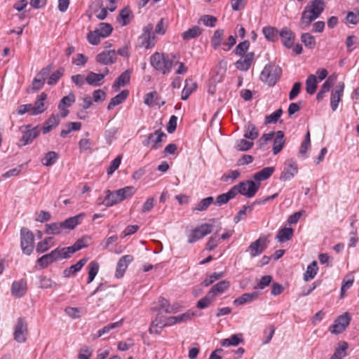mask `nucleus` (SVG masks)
Segmentation results:
<instances>
[{
  "mask_svg": "<svg viewBox=\"0 0 359 359\" xmlns=\"http://www.w3.org/2000/svg\"><path fill=\"white\" fill-rule=\"evenodd\" d=\"M88 245L86 238L82 237L78 239L72 246L62 248H57L50 253L43 255L37 259L36 263L41 269H46L57 260L70 257L72 255Z\"/></svg>",
  "mask_w": 359,
  "mask_h": 359,
  "instance_id": "nucleus-1",
  "label": "nucleus"
},
{
  "mask_svg": "<svg viewBox=\"0 0 359 359\" xmlns=\"http://www.w3.org/2000/svg\"><path fill=\"white\" fill-rule=\"evenodd\" d=\"M176 54L155 53L150 57L151 65L163 74H168L174 66Z\"/></svg>",
  "mask_w": 359,
  "mask_h": 359,
  "instance_id": "nucleus-2",
  "label": "nucleus"
},
{
  "mask_svg": "<svg viewBox=\"0 0 359 359\" xmlns=\"http://www.w3.org/2000/svg\"><path fill=\"white\" fill-rule=\"evenodd\" d=\"M238 194L247 196V181L241 182L231 187L228 192L217 196L215 204L218 205L226 204Z\"/></svg>",
  "mask_w": 359,
  "mask_h": 359,
  "instance_id": "nucleus-3",
  "label": "nucleus"
},
{
  "mask_svg": "<svg viewBox=\"0 0 359 359\" xmlns=\"http://www.w3.org/2000/svg\"><path fill=\"white\" fill-rule=\"evenodd\" d=\"M282 69L279 66L269 64L264 67L261 72L260 79L269 86H273L280 79Z\"/></svg>",
  "mask_w": 359,
  "mask_h": 359,
  "instance_id": "nucleus-4",
  "label": "nucleus"
},
{
  "mask_svg": "<svg viewBox=\"0 0 359 359\" xmlns=\"http://www.w3.org/2000/svg\"><path fill=\"white\" fill-rule=\"evenodd\" d=\"M20 247L24 254L29 255L34 248V236L27 228L22 227L20 229Z\"/></svg>",
  "mask_w": 359,
  "mask_h": 359,
  "instance_id": "nucleus-5",
  "label": "nucleus"
},
{
  "mask_svg": "<svg viewBox=\"0 0 359 359\" xmlns=\"http://www.w3.org/2000/svg\"><path fill=\"white\" fill-rule=\"evenodd\" d=\"M20 130L22 133V136L20 140L22 146L31 144L41 133L39 126L32 127L30 124L20 127Z\"/></svg>",
  "mask_w": 359,
  "mask_h": 359,
  "instance_id": "nucleus-6",
  "label": "nucleus"
},
{
  "mask_svg": "<svg viewBox=\"0 0 359 359\" xmlns=\"http://www.w3.org/2000/svg\"><path fill=\"white\" fill-rule=\"evenodd\" d=\"M154 25L148 24L143 28L142 34L139 36L140 46L147 49L152 48L156 43V37L153 32Z\"/></svg>",
  "mask_w": 359,
  "mask_h": 359,
  "instance_id": "nucleus-7",
  "label": "nucleus"
},
{
  "mask_svg": "<svg viewBox=\"0 0 359 359\" xmlns=\"http://www.w3.org/2000/svg\"><path fill=\"white\" fill-rule=\"evenodd\" d=\"M28 335V327L26 320L20 317L18 319L14 327L13 337L18 343H24Z\"/></svg>",
  "mask_w": 359,
  "mask_h": 359,
  "instance_id": "nucleus-8",
  "label": "nucleus"
},
{
  "mask_svg": "<svg viewBox=\"0 0 359 359\" xmlns=\"http://www.w3.org/2000/svg\"><path fill=\"white\" fill-rule=\"evenodd\" d=\"M212 230V225L207 223L203 224L195 228L188 236V243H194L198 240L210 233Z\"/></svg>",
  "mask_w": 359,
  "mask_h": 359,
  "instance_id": "nucleus-9",
  "label": "nucleus"
},
{
  "mask_svg": "<svg viewBox=\"0 0 359 359\" xmlns=\"http://www.w3.org/2000/svg\"><path fill=\"white\" fill-rule=\"evenodd\" d=\"M166 137V135L160 130L150 133L147 137L142 142L145 147L151 146L152 149H157L161 147L162 138Z\"/></svg>",
  "mask_w": 359,
  "mask_h": 359,
  "instance_id": "nucleus-10",
  "label": "nucleus"
},
{
  "mask_svg": "<svg viewBox=\"0 0 359 359\" xmlns=\"http://www.w3.org/2000/svg\"><path fill=\"white\" fill-rule=\"evenodd\" d=\"M351 316L348 313H344L339 316L334 321V324L330 326V331L333 334H339L342 332L349 325Z\"/></svg>",
  "mask_w": 359,
  "mask_h": 359,
  "instance_id": "nucleus-11",
  "label": "nucleus"
},
{
  "mask_svg": "<svg viewBox=\"0 0 359 359\" xmlns=\"http://www.w3.org/2000/svg\"><path fill=\"white\" fill-rule=\"evenodd\" d=\"M297 163L293 159L287 160L285 163L284 170L282 172L280 180L281 181H289L297 173Z\"/></svg>",
  "mask_w": 359,
  "mask_h": 359,
  "instance_id": "nucleus-12",
  "label": "nucleus"
},
{
  "mask_svg": "<svg viewBox=\"0 0 359 359\" xmlns=\"http://www.w3.org/2000/svg\"><path fill=\"white\" fill-rule=\"evenodd\" d=\"M344 82H339L337 86H336V88L332 91L331 93V98H330V107L332 108V110L333 111H336L339 102H341V97L343 96L344 90Z\"/></svg>",
  "mask_w": 359,
  "mask_h": 359,
  "instance_id": "nucleus-13",
  "label": "nucleus"
},
{
  "mask_svg": "<svg viewBox=\"0 0 359 359\" xmlns=\"http://www.w3.org/2000/svg\"><path fill=\"white\" fill-rule=\"evenodd\" d=\"M267 240L265 237H259L257 241L252 242L248 247L252 257H256L262 254L267 248Z\"/></svg>",
  "mask_w": 359,
  "mask_h": 359,
  "instance_id": "nucleus-14",
  "label": "nucleus"
},
{
  "mask_svg": "<svg viewBox=\"0 0 359 359\" xmlns=\"http://www.w3.org/2000/svg\"><path fill=\"white\" fill-rule=\"evenodd\" d=\"M325 8V3L323 0H313L305 6L304 9L311 14L319 18L324 11Z\"/></svg>",
  "mask_w": 359,
  "mask_h": 359,
  "instance_id": "nucleus-15",
  "label": "nucleus"
},
{
  "mask_svg": "<svg viewBox=\"0 0 359 359\" xmlns=\"http://www.w3.org/2000/svg\"><path fill=\"white\" fill-rule=\"evenodd\" d=\"M133 261V257L130 255H126L121 257L118 261L115 276L118 278L123 277L128 266Z\"/></svg>",
  "mask_w": 359,
  "mask_h": 359,
  "instance_id": "nucleus-16",
  "label": "nucleus"
},
{
  "mask_svg": "<svg viewBox=\"0 0 359 359\" xmlns=\"http://www.w3.org/2000/svg\"><path fill=\"white\" fill-rule=\"evenodd\" d=\"M116 60V53L114 50H105L96 56V61L102 65L113 64Z\"/></svg>",
  "mask_w": 359,
  "mask_h": 359,
  "instance_id": "nucleus-17",
  "label": "nucleus"
},
{
  "mask_svg": "<svg viewBox=\"0 0 359 359\" xmlns=\"http://www.w3.org/2000/svg\"><path fill=\"white\" fill-rule=\"evenodd\" d=\"M281 41L287 48H292L294 45L295 34L287 27H284L279 33Z\"/></svg>",
  "mask_w": 359,
  "mask_h": 359,
  "instance_id": "nucleus-18",
  "label": "nucleus"
},
{
  "mask_svg": "<svg viewBox=\"0 0 359 359\" xmlns=\"http://www.w3.org/2000/svg\"><path fill=\"white\" fill-rule=\"evenodd\" d=\"M85 215V213H80L65 219L64 222H62L65 229V233H67L69 231L73 230L77 225L81 224Z\"/></svg>",
  "mask_w": 359,
  "mask_h": 359,
  "instance_id": "nucleus-19",
  "label": "nucleus"
},
{
  "mask_svg": "<svg viewBox=\"0 0 359 359\" xmlns=\"http://www.w3.org/2000/svg\"><path fill=\"white\" fill-rule=\"evenodd\" d=\"M46 99L47 95L45 93H41L40 95L37 96L34 105H32V115H39L45 111V100Z\"/></svg>",
  "mask_w": 359,
  "mask_h": 359,
  "instance_id": "nucleus-20",
  "label": "nucleus"
},
{
  "mask_svg": "<svg viewBox=\"0 0 359 359\" xmlns=\"http://www.w3.org/2000/svg\"><path fill=\"white\" fill-rule=\"evenodd\" d=\"M88 260V257H83L77 262L75 264L72 265L71 266L65 269L63 271V276L65 278H69L72 276H75L77 272H79L83 266L86 264Z\"/></svg>",
  "mask_w": 359,
  "mask_h": 359,
  "instance_id": "nucleus-21",
  "label": "nucleus"
},
{
  "mask_svg": "<svg viewBox=\"0 0 359 359\" xmlns=\"http://www.w3.org/2000/svg\"><path fill=\"white\" fill-rule=\"evenodd\" d=\"M27 291V282L24 279L14 281L11 286V293L13 296L21 297L25 295Z\"/></svg>",
  "mask_w": 359,
  "mask_h": 359,
  "instance_id": "nucleus-22",
  "label": "nucleus"
},
{
  "mask_svg": "<svg viewBox=\"0 0 359 359\" xmlns=\"http://www.w3.org/2000/svg\"><path fill=\"white\" fill-rule=\"evenodd\" d=\"M276 136L273 140V154L274 155L278 154L284 147L285 144L284 133L281 130H278L275 133Z\"/></svg>",
  "mask_w": 359,
  "mask_h": 359,
  "instance_id": "nucleus-23",
  "label": "nucleus"
},
{
  "mask_svg": "<svg viewBox=\"0 0 359 359\" xmlns=\"http://www.w3.org/2000/svg\"><path fill=\"white\" fill-rule=\"evenodd\" d=\"M244 341L243 334H232L229 338L223 339L220 341V345L223 347L236 346Z\"/></svg>",
  "mask_w": 359,
  "mask_h": 359,
  "instance_id": "nucleus-24",
  "label": "nucleus"
},
{
  "mask_svg": "<svg viewBox=\"0 0 359 359\" xmlns=\"http://www.w3.org/2000/svg\"><path fill=\"white\" fill-rule=\"evenodd\" d=\"M317 18H318L313 15V14H311L309 11L304 9L301 15L299 26L302 29H306L311 25L312 22H313Z\"/></svg>",
  "mask_w": 359,
  "mask_h": 359,
  "instance_id": "nucleus-25",
  "label": "nucleus"
},
{
  "mask_svg": "<svg viewBox=\"0 0 359 359\" xmlns=\"http://www.w3.org/2000/svg\"><path fill=\"white\" fill-rule=\"evenodd\" d=\"M105 193L104 198L102 201L98 202V204H103L106 207H111L121 202L118 196L116 195V191L112 192L110 190H107Z\"/></svg>",
  "mask_w": 359,
  "mask_h": 359,
  "instance_id": "nucleus-26",
  "label": "nucleus"
},
{
  "mask_svg": "<svg viewBox=\"0 0 359 359\" xmlns=\"http://www.w3.org/2000/svg\"><path fill=\"white\" fill-rule=\"evenodd\" d=\"M60 123V117L58 114H52L44 123V126L42 128V132L43 134H47L52 129L56 128Z\"/></svg>",
  "mask_w": 359,
  "mask_h": 359,
  "instance_id": "nucleus-27",
  "label": "nucleus"
},
{
  "mask_svg": "<svg viewBox=\"0 0 359 359\" xmlns=\"http://www.w3.org/2000/svg\"><path fill=\"white\" fill-rule=\"evenodd\" d=\"M274 167H266L253 175V180L257 182H262L269 179L274 172Z\"/></svg>",
  "mask_w": 359,
  "mask_h": 359,
  "instance_id": "nucleus-28",
  "label": "nucleus"
},
{
  "mask_svg": "<svg viewBox=\"0 0 359 359\" xmlns=\"http://www.w3.org/2000/svg\"><path fill=\"white\" fill-rule=\"evenodd\" d=\"M45 233L46 234L59 235L65 233L62 222H53L46 224Z\"/></svg>",
  "mask_w": 359,
  "mask_h": 359,
  "instance_id": "nucleus-29",
  "label": "nucleus"
},
{
  "mask_svg": "<svg viewBox=\"0 0 359 359\" xmlns=\"http://www.w3.org/2000/svg\"><path fill=\"white\" fill-rule=\"evenodd\" d=\"M104 80V76L99 74L90 72L86 77V81L92 86H100Z\"/></svg>",
  "mask_w": 359,
  "mask_h": 359,
  "instance_id": "nucleus-30",
  "label": "nucleus"
},
{
  "mask_svg": "<svg viewBox=\"0 0 359 359\" xmlns=\"http://www.w3.org/2000/svg\"><path fill=\"white\" fill-rule=\"evenodd\" d=\"M197 88V84L194 82L192 80L186 79L185 86L182 90L181 99L182 100H186L189 98L190 95L196 90Z\"/></svg>",
  "mask_w": 359,
  "mask_h": 359,
  "instance_id": "nucleus-31",
  "label": "nucleus"
},
{
  "mask_svg": "<svg viewBox=\"0 0 359 359\" xmlns=\"http://www.w3.org/2000/svg\"><path fill=\"white\" fill-rule=\"evenodd\" d=\"M294 231L292 228L284 227L280 229L276 236V238L280 243H284L290 240L293 236Z\"/></svg>",
  "mask_w": 359,
  "mask_h": 359,
  "instance_id": "nucleus-32",
  "label": "nucleus"
},
{
  "mask_svg": "<svg viewBox=\"0 0 359 359\" xmlns=\"http://www.w3.org/2000/svg\"><path fill=\"white\" fill-rule=\"evenodd\" d=\"M128 91L126 90H122L119 94L112 97L108 104L107 109L111 110L114 107L121 104L128 97Z\"/></svg>",
  "mask_w": 359,
  "mask_h": 359,
  "instance_id": "nucleus-33",
  "label": "nucleus"
},
{
  "mask_svg": "<svg viewBox=\"0 0 359 359\" xmlns=\"http://www.w3.org/2000/svg\"><path fill=\"white\" fill-rule=\"evenodd\" d=\"M224 34V32L222 29H218L214 32L211 39V46L215 50L217 49L219 46L222 47Z\"/></svg>",
  "mask_w": 359,
  "mask_h": 359,
  "instance_id": "nucleus-34",
  "label": "nucleus"
},
{
  "mask_svg": "<svg viewBox=\"0 0 359 359\" xmlns=\"http://www.w3.org/2000/svg\"><path fill=\"white\" fill-rule=\"evenodd\" d=\"M318 87L317 77L314 74H310L306 81V90L309 95L315 93Z\"/></svg>",
  "mask_w": 359,
  "mask_h": 359,
  "instance_id": "nucleus-35",
  "label": "nucleus"
},
{
  "mask_svg": "<svg viewBox=\"0 0 359 359\" xmlns=\"http://www.w3.org/2000/svg\"><path fill=\"white\" fill-rule=\"evenodd\" d=\"M130 72L129 71H126L123 72L115 81L113 84V88L117 90L121 86H124L130 81Z\"/></svg>",
  "mask_w": 359,
  "mask_h": 359,
  "instance_id": "nucleus-36",
  "label": "nucleus"
},
{
  "mask_svg": "<svg viewBox=\"0 0 359 359\" xmlns=\"http://www.w3.org/2000/svg\"><path fill=\"white\" fill-rule=\"evenodd\" d=\"M135 193V189L133 186H128L116 190V195L119 197V201H123L127 198L131 197Z\"/></svg>",
  "mask_w": 359,
  "mask_h": 359,
  "instance_id": "nucleus-37",
  "label": "nucleus"
},
{
  "mask_svg": "<svg viewBox=\"0 0 359 359\" xmlns=\"http://www.w3.org/2000/svg\"><path fill=\"white\" fill-rule=\"evenodd\" d=\"M318 270V264L316 261H313L310 264L304 273V279L306 281H309L313 279L317 273Z\"/></svg>",
  "mask_w": 359,
  "mask_h": 359,
  "instance_id": "nucleus-38",
  "label": "nucleus"
},
{
  "mask_svg": "<svg viewBox=\"0 0 359 359\" xmlns=\"http://www.w3.org/2000/svg\"><path fill=\"white\" fill-rule=\"evenodd\" d=\"M201 34V29L198 26H194L182 34V37L185 41H189L198 36Z\"/></svg>",
  "mask_w": 359,
  "mask_h": 359,
  "instance_id": "nucleus-39",
  "label": "nucleus"
},
{
  "mask_svg": "<svg viewBox=\"0 0 359 359\" xmlns=\"http://www.w3.org/2000/svg\"><path fill=\"white\" fill-rule=\"evenodd\" d=\"M59 155L55 151H48L41 159V163L46 167L51 166L55 163Z\"/></svg>",
  "mask_w": 359,
  "mask_h": 359,
  "instance_id": "nucleus-40",
  "label": "nucleus"
},
{
  "mask_svg": "<svg viewBox=\"0 0 359 359\" xmlns=\"http://www.w3.org/2000/svg\"><path fill=\"white\" fill-rule=\"evenodd\" d=\"M229 287V283L226 280H222L212 287L209 291L215 297L217 294H222Z\"/></svg>",
  "mask_w": 359,
  "mask_h": 359,
  "instance_id": "nucleus-41",
  "label": "nucleus"
},
{
  "mask_svg": "<svg viewBox=\"0 0 359 359\" xmlns=\"http://www.w3.org/2000/svg\"><path fill=\"white\" fill-rule=\"evenodd\" d=\"M263 34L266 39L271 41H276L279 36L278 29L273 27L263 28Z\"/></svg>",
  "mask_w": 359,
  "mask_h": 359,
  "instance_id": "nucleus-42",
  "label": "nucleus"
},
{
  "mask_svg": "<svg viewBox=\"0 0 359 359\" xmlns=\"http://www.w3.org/2000/svg\"><path fill=\"white\" fill-rule=\"evenodd\" d=\"M301 41L309 49H313L316 45L315 37L308 32L301 35Z\"/></svg>",
  "mask_w": 359,
  "mask_h": 359,
  "instance_id": "nucleus-43",
  "label": "nucleus"
},
{
  "mask_svg": "<svg viewBox=\"0 0 359 359\" xmlns=\"http://www.w3.org/2000/svg\"><path fill=\"white\" fill-rule=\"evenodd\" d=\"M88 278L87 283H90L95 276H97L99 271V264L95 261H92L88 265Z\"/></svg>",
  "mask_w": 359,
  "mask_h": 359,
  "instance_id": "nucleus-44",
  "label": "nucleus"
},
{
  "mask_svg": "<svg viewBox=\"0 0 359 359\" xmlns=\"http://www.w3.org/2000/svg\"><path fill=\"white\" fill-rule=\"evenodd\" d=\"M339 348L335 350L334 354L331 356V359H342L346 356L348 344L345 341H341L339 343Z\"/></svg>",
  "mask_w": 359,
  "mask_h": 359,
  "instance_id": "nucleus-45",
  "label": "nucleus"
},
{
  "mask_svg": "<svg viewBox=\"0 0 359 359\" xmlns=\"http://www.w3.org/2000/svg\"><path fill=\"white\" fill-rule=\"evenodd\" d=\"M53 240V237L45 238L42 241L37 243L36 251L38 253H43L47 251L49 248L52 245L50 243Z\"/></svg>",
  "mask_w": 359,
  "mask_h": 359,
  "instance_id": "nucleus-46",
  "label": "nucleus"
},
{
  "mask_svg": "<svg viewBox=\"0 0 359 359\" xmlns=\"http://www.w3.org/2000/svg\"><path fill=\"white\" fill-rule=\"evenodd\" d=\"M353 282L354 277L353 275L348 274L344 277L341 287V298H343L344 297L346 290L349 289L352 286Z\"/></svg>",
  "mask_w": 359,
  "mask_h": 359,
  "instance_id": "nucleus-47",
  "label": "nucleus"
},
{
  "mask_svg": "<svg viewBox=\"0 0 359 359\" xmlns=\"http://www.w3.org/2000/svg\"><path fill=\"white\" fill-rule=\"evenodd\" d=\"M130 11L127 8H124L121 10L118 18V21L122 26H126L130 23Z\"/></svg>",
  "mask_w": 359,
  "mask_h": 359,
  "instance_id": "nucleus-48",
  "label": "nucleus"
},
{
  "mask_svg": "<svg viewBox=\"0 0 359 359\" xmlns=\"http://www.w3.org/2000/svg\"><path fill=\"white\" fill-rule=\"evenodd\" d=\"M214 299L215 297L213 296V294L208 292V294L204 297H203L198 302L196 306L197 308L201 309L208 308L211 304Z\"/></svg>",
  "mask_w": 359,
  "mask_h": 359,
  "instance_id": "nucleus-49",
  "label": "nucleus"
},
{
  "mask_svg": "<svg viewBox=\"0 0 359 359\" xmlns=\"http://www.w3.org/2000/svg\"><path fill=\"white\" fill-rule=\"evenodd\" d=\"M122 324H123L122 319L117 322H115L113 323H109V324L107 325L106 326H104L103 328H102L97 331V337H100L103 334L108 333L111 330L121 327L122 325Z\"/></svg>",
  "mask_w": 359,
  "mask_h": 359,
  "instance_id": "nucleus-50",
  "label": "nucleus"
},
{
  "mask_svg": "<svg viewBox=\"0 0 359 359\" xmlns=\"http://www.w3.org/2000/svg\"><path fill=\"white\" fill-rule=\"evenodd\" d=\"M102 38H105L111 34L113 28L109 23L102 22L99 25V27L96 29Z\"/></svg>",
  "mask_w": 359,
  "mask_h": 359,
  "instance_id": "nucleus-51",
  "label": "nucleus"
},
{
  "mask_svg": "<svg viewBox=\"0 0 359 359\" xmlns=\"http://www.w3.org/2000/svg\"><path fill=\"white\" fill-rule=\"evenodd\" d=\"M165 326H166L165 323H163L161 320H158L156 318L152 321L149 331L151 334H159Z\"/></svg>",
  "mask_w": 359,
  "mask_h": 359,
  "instance_id": "nucleus-52",
  "label": "nucleus"
},
{
  "mask_svg": "<svg viewBox=\"0 0 359 359\" xmlns=\"http://www.w3.org/2000/svg\"><path fill=\"white\" fill-rule=\"evenodd\" d=\"M283 109H278L276 110L273 113H272L270 115H267L265 116V124H271V123H276L278 122V119L280 118L281 115L283 114Z\"/></svg>",
  "mask_w": 359,
  "mask_h": 359,
  "instance_id": "nucleus-53",
  "label": "nucleus"
},
{
  "mask_svg": "<svg viewBox=\"0 0 359 359\" xmlns=\"http://www.w3.org/2000/svg\"><path fill=\"white\" fill-rule=\"evenodd\" d=\"M64 72L65 69L63 67L58 68L49 76L47 81L48 84L50 86H53L57 83L59 79L62 76Z\"/></svg>",
  "mask_w": 359,
  "mask_h": 359,
  "instance_id": "nucleus-54",
  "label": "nucleus"
},
{
  "mask_svg": "<svg viewBox=\"0 0 359 359\" xmlns=\"http://www.w3.org/2000/svg\"><path fill=\"white\" fill-rule=\"evenodd\" d=\"M214 198L212 196H208L202 199L196 206L194 210L198 211H204L213 203Z\"/></svg>",
  "mask_w": 359,
  "mask_h": 359,
  "instance_id": "nucleus-55",
  "label": "nucleus"
},
{
  "mask_svg": "<svg viewBox=\"0 0 359 359\" xmlns=\"http://www.w3.org/2000/svg\"><path fill=\"white\" fill-rule=\"evenodd\" d=\"M223 276H224V273L223 272H220V273L215 272V273H212V274H210L209 276H208L202 282V285L204 287H208L210 285H211L212 283H213L215 281H216L217 280L222 278Z\"/></svg>",
  "mask_w": 359,
  "mask_h": 359,
  "instance_id": "nucleus-56",
  "label": "nucleus"
},
{
  "mask_svg": "<svg viewBox=\"0 0 359 359\" xmlns=\"http://www.w3.org/2000/svg\"><path fill=\"white\" fill-rule=\"evenodd\" d=\"M157 99L158 93L156 91H153L145 95L144 102L145 104L149 107L154 104H159V103L157 102Z\"/></svg>",
  "mask_w": 359,
  "mask_h": 359,
  "instance_id": "nucleus-57",
  "label": "nucleus"
},
{
  "mask_svg": "<svg viewBox=\"0 0 359 359\" xmlns=\"http://www.w3.org/2000/svg\"><path fill=\"white\" fill-rule=\"evenodd\" d=\"M275 135L274 132L264 133L257 142V144L259 148H263L269 142L271 141Z\"/></svg>",
  "mask_w": 359,
  "mask_h": 359,
  "instance_id": "nucleus-58",
  "label": "nucleus"
},
{
  "mask_svg": "<svg viewBox=\"0 0 359 359\" xmlns=\"http://www.w3.org/2000/svg\"><path fill=\"white\" fill-rule=\"evenodd\" d=\"M239 176L240 172L238 170H229L222 176L221 180L228 183L236 180Z\"/></svg>",
  "mask_w": 359,
  "mask_h": 359,
  "instance_id": "nucleus-59",
  "label": "nucleus"
},
{
  "mask_svg": "<svg viewBox=\"0 0 359 359\" xmlns=\"http://www.w3.org/2000/svg\"><path fill=\"white\" fill-rule=\"evenodd\" d=\"M337 80V76L335 75H331L330 76L327 80L325 81V83L322 85L320 91L326 93L328 91H330L331 87L334 84L335 81Z\"/></svg>",
  "mask_w": 359,
  "mask_h": 359,
  "instance_id": "nucleus-60",
  "label": "nucleus"
},
{
  "mask_svg": "<svg viewBox=\"0 0 359 359\" xmlns=\"http://www.w3.org/2000/svg\"><path fill=\"white\" fill-rule=\"evenodd\" d=\"M260 187V182L253 180H248V198L253 197Z\"/></svg>",
  "mask_w": 359,
  "mask_h": 359,
  "instance_id": "nucleus-61",
  "label": "nucleus"
},
{
  "mask_svg": "<svg viewBox=\"0 0 359 359\" xmlns=\"http://www.w3.org/2000/svg\"><path fill=\"white\" fill-rule=\"evenodd\" d=\"M233 53L241 57H245V55L247 53V40L239 43L234 49Z\"/></svg>",
  "mask_w": 359,
  "mask_h": 359,
  "instance_id": "nucleus-62",
  "label": "nucleus"
},
{
  "mask_svg": "<svg viewBox=\"0 0 359 359\" xmlns=\"http://www.w3.org/2000/svg\"><path fill=\"white\" fill-rule=\"evenodd\" d=\"M121 156H116L110 163L107 170V175H112L118 168L121 162Z\"/></svg>",
  "mask_w": 359,
  "mask_h": 359,
  "instance_id": "nucleus-63",
  "label": "nucleus"
},
{
  "mask_svg": "<svg viewBox=\"0 0 359 359\" xmlns=\"http://www.w3.org/2000/svg\"><path fill=\"white\" fill-rule=\"evenodd\" d=\"M200 22L207 27H213L215 26L217 18L212 15H204L200 18Z\"/></svg>",
  "mask_w": 359,
  "mask_h": 359,
  "instance_id": "nucleus-64",
  "label": "nucleus"
}]
</instances>
